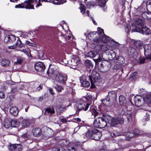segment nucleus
<instances>
[{"label": "nucleus", "instance_id": "31", "mask_svg": "<svg viewBox=\"0 0 151 151\" xmlns=\"http://www.w3.org/2000/svg\"><path fill=\"white\" fill-rule=\"evenodd\" d=\"M24 60V58L20 56L17 57V61L14 62V63L16 65H19L22 63Z\"/></svg>", "mask_w": 151, "mask_h": 151}, {"label": "nucleus", "instance_id": "62", "mask_svg": "<svg viewBox=\"0 0 151 151\" xmlns=\"http://www.w3.org/2000/svg\"><path fill=\"white\" fill-rule=\"evenodd\" d=\"M29 136V135L27 133H26V134H23L22 136V137L23 138H28Z\"/></svg>", "mask_w": 151, "mask_h": 151}, {"label": "nucleus", "instance_id": "49", "mask_svg": "<svg viewBox=\"0 0 151 151\" xmlns=\"http://www.w3.org/2000/svg\"><path fill=\"white\" fill-rule=\"evenodd\" d=\"M110 55L112 56V58H114L116 56L115 52L112 50H110L109 51Z\"/></svg>", "mask_w": 151, "mask_h": 151}, {"label": "nucleus", "instance_id": "41", "mask_svg": "<svg viewBox=\"0 0 151 151\" xmlns=\"http://www.w3.org/2000/svg\"><path fill=\"white\" fill-rule=\"evenodd\" d=\"M55 88L59 92H61L62 90L63 89L62 86L58 85H57Z\"/></svg>", "mask_w": 151, "mask_h": 151}, {"label": "nucleus", "instance_id": "16", "mask_svg": "<svg viewBox=\"0 0 151 151\" xmlns=\"http://www.w3.org/2000/svg\"><path fill=\"white\" fill-rule=\"evenodd\" d=\"M143 47L144 49L145 55L151 53V44L145 45H143Z\"/></svg>", "mask_w": 151, "mask_h": 151}, {"label": "nucleus", "instance_id": "27", "mask_svg": "<svg viewBox=\"0 0 151 151\" xmlns=\"http://www.w3.org/2000/svg\"><path fill=\"white\" fill-rule=\"evenodd\" d=\"M30 120L28 119H24L22 122V124L23 127H27L30 125Z\"/></svg>", "mask_w": 151, "mask_h": 151}, {"label": "nucleus", "instance_id": "1", "mask_svg": "<svg viewBox=\"0 0 151 151\" xmlns=\"http://www.w3.org/2000/svg\"><path fill=\"white\" fill-rule=\"evenodd\" d=\"M96 65H97L98 69L101 71L106 72L109 70L111 67V63L107 61L103 60L100 58L93 59Z\"/></svg>", "mask_w": 151, "mask_h": 151}, {"label": "nucleus", "instance_id": "44", "mask_svg": "<svg viewBox=\"0 0 151 151\" xmlns=\"http://www.w3.org/2000/svg\"><path fill=\"white\" fill-rule=\"evenodd\" d=\"M80 8L81 10V12L83 14L85 12V6L81 4Z\"/></svg>", "mask_w": 151, "mask_h": 151}, {"label": "nucleus", "instance_id": "13", "mask_svg": "<svg viewBox=\"0 0 151 151\" xmlns=\"http://www.w3.org/2000/svg\"><path fill=\"white\" fill-rule=\"evenodd\" d=\"M117 93L114 91H110L108 92V98L114 102L116 99Z\"/></svg>", "mask_w": 151, "mask_h": 151}, {"label": "nucleus", "instance_id": "29", "mask_svg": "<svg viewBox=\"0 0 151 151\" xmlns=\"http://www.w3.org/2000/svg\"><path fill=\"white\" fill-rule=\"evenodd\" d=\"M134 45L135 47L139 50H141L142 48L143 43L141 41H137L135 42Z\"/></svg>", "mask_w": 151, "mask_h": 151}, {"label": "nucleus", "instance_id": "25", "mask_svg": "<svg viewBox=\"0 0 151 151\" xmlns=\"http://www.w3.org/2000/svg\"><path fill=\"white\" fill-rule=\"evenodd\" d=\"M101 117L104 121L106 122V123H108V125H109V122L111 119V118L109 115L106 114H104L102 117Z\"/></svg>", "mask_w": 151, "mask_h": 151}, {"label": "nucleus", "instance_id": "34", "mask_svg": "<svg viewBox=\"0 0 151 151\" xmlns=\"http://www.w3.org/2000/svg\"><path fill=\"white\" fill-rule=\"evenodd\" d=\"M144 101L147 104H150L151 103V97L150 95L146 96L143 99V101Z\"/></svg>", "mask_w": 151, "mask_h": 151}, {"label": "nucleus", "instance_id": "22", "mask_svg": "<svg viewBox=\"0 0 151 151\" xmlns=\"http://www.w3.org/2000/svg\"><path fill=\"white\" fill-rule=\"evenodd\" d=\"M103 104L105 106H109L113 104L114 102L110 100L109 98L103 100Z\"/></svg>", "mask_w": 151, "mask_h": 151}, {"label": "nucleus", "instance_id": "48", "mask_svg": "<svg viewBox=\"0 0 151 151\" xmlns=\"http://www.w3.org/2000/svg\"><path fill=\"white\" fill-rule=\"evenodd\" d=\"M85 63L86 65L88 67L92 66V65L91 61L88 60H86L85 61Z\"/></svg>", "mask_w": 151, "mask_h": 151}, {"label": "nucleus", "instance_id": "11", "mask_svg": "<svg viewBox=\"0 0 151 151\" xmlns=\"http://www.w3.org/2000/svg\"><path fill=\"white\" fill-rule=\"evenodd\" d=\"M35 68L37 71L41 72L44 70L45 66L43 63L40 62L35 64Z\"/></svg>", "mask_w": 151, "mask_h": 151}, {"label": "nucleus", "instance_id": "39", "mask_svg": "<svg viewBox=\"0 0 151 151\" xmlns=\"http://www.w3.org/2000/svg\"><path fill=\"white\" fill-rule=\"evenodd\" d=\"M12 127H17L20 124V122L18 121L12 120Z\"/></svg>", "mask_w": 151, "mask_h": 151}, {"label": "nucleus", "instance_id": "21", "mask_svg": "<svg viewBox=\"0 0 151 151\" xmlns=\"http://www.w3.org/2000/svg\"><path fill=\"white\" fill-rule=\"evenodd\" d=\"M98 56V58H100V55L98 54L97 52L95 51H91L87 53L86 56L87 57H90L91 58H93L96 56Z\"/></svg>", "mask_w": 151, "mask_h": 151}, {"label": "nucleus", "instance_id": "4", "mask_svg": "<svg viewBox=\"0 0 151 151\" xmlns=\"http://www.w3.org/2000/svg\"><path fill=\"white\" fill-rule=\"evenodd\" d=\"M37 0H28L26 1L24 3L19 4L15 6V8H24V6L26 9H33L34 4L37 3Z\"/></svg>", "mask_w": 151, "mask_h": 151}, {"label": "nucleus", "instance_id": "42", "mask_svg": "<svg viewBox=\"0 0 151 151\" xmlns=\"http://www.w3.org/2000/svg\"><path fill=\"white\" fill-rule=\"evenodd\" d=\"M106 0H99V5L102 7L104 6L106 3Z\"/></svg>", "mask_w": 151, "mask_h": 151}, {"label": "nucleus", "instance_id": "45", "mask_svg": "<svg viewBox=\"0 0 151 151\" xmlns=\"http://www.w3.org/2000/svg\"><path fill=\"white\" fill-rule=\"evenodd\" d=\"M22 149V146L20 145H16L15 151H21Z\"/></svg>", "mask_w": 151, "mask_h": 151}, {"label": "nucleus", "instance_id": "26", "mask_svg": "<svg viewBox=\"0 0 151 151\" xmlns=\"http://www.w3.org/2000/svg\"><path fill=\"white\" fill-rule=\"evenodd\" d=\"M10 113L14 116H17L18 113V111L16 107H12L10 109Z\"/></svg>", "mask_w": 151, "mask_h": 151}, {"label": "nucleus", "instance_id": "56", "mask_svg": "<svg viewBox=\"0 0 151 151\" xmlns=\"http://www.w3.org/2000/svg\"><path fill=\"white\" fill-rule=\"evenodd\" d=\"M93 40L94 42L98 43L100 42L101 39H100L96 37L95 38L93 39Z\"/></svg>", "mask_w": 151, "mask_h": 151}, {"label": "nucleus", "instance_id": "3", "mask_svg": "<svg viewBox=\"0 0 151 151\" xmlns=\"http://www.w3.org/2000/svg\"><path fill=\"white\" fill-rule=\"evenodd\" d=\"M88 78L91 85H97L101 81V79L99 74L95 71L92 72Z\"/></svg>", "mask_w": 151, "mask_h": 151}, {"label": "nucleus", "instance_id": "20", "mask_svg": "<svg viewBox=\"0 0 151 151\" xmlns=\"http://www.w3.org/2000/svg\"><path fill=\"white\" fill-rule=\"evenodd\" d=\"M139 33L145 35H148L150 33V31L149 29L146 27H142L140 29Z\"/></svg>", "mask_w": 151, "mask_h": 151}, {"label": "nucleus", "instance_id": "10", "mask_svg": "<svg viewBox=\"0 0 151 151\" xmlns=\"http://www.w3.org/2000/svg\"><path fill=\"white\" fill-rule=\"evenodd\" d=\"M139 134V132L137 130H135L134 132H129L126 134V139L129 140L131 138Z\"/></svg>", "mask_w": 151, "mask_h": 151}, {"label": "nucleus", "instance_id": "30", "mask_svg": "<svg viewBox=\"0 0 151 151\" xmlns=\"http://www.w3.org/2000/svg\"><path fill=\"white\" fill-rule=\"evenodd\" d=\"M104 36L102 37L101 39L102 41L103 42L106 43L111 40V41H113L114 42L116 43H117L116 42H114V40L111 39L110 37H109L105 35L104 34Z\"/></svg>", "mask_w": 151, "mask_h": 151}, {"label": "nucleus", "instance_id": "36", "mask_svg": "<svg viewBox=\"0 0 151 151\" xmlns=\"http://www.w3.org/2000/svg\"><path fill=\"white\" fill-rule=\"evenodd\" d=\"M131 30L132 31L138 32H139L140 28L137 26L136 25L132 24L131 27Z\"/></svg>", "mask_w": 151, "mask_h": 151}, {"label": "nucleus", "instance_id": "40", "mask_svg": "<svg viewBox=\"0 0 151 151\" xmlns=\"http://www.w3.org/2000/svg\"><path fill=\"white\" fill-rule=\"evenodd\" d=\"M81 85L85 87H88L90 85V83L87 81H83L82 82Z\"/></svg>", "mask_w": 151, "mask_h": 151}, {"label": "nucleus", "instance_id": "57", "mask_svg": "<svg viewBox=\"0 0 151 151\" xmlns=\"http://www.w3.org/2000/svg\"><path fill=\"white\" fill-rule=\"evenodd\" d=\"M4 98V95L2 92H0V98L1 99Z\"/></svg>", "mask_w": 151, "mask_h": 151}, {"label": "nucleus", "instance_id": "8", "mask_svg": "<svg viewBox=\"0 0 151 151\" xmlns=\"http://www.w3.org/2000/svg\"><path fill=\"white\" fill-rule=\"evenodd\" d=\"M77 107L79 110H84L85 111L87 110L90 104H86L85 102L81 101L79 103L77 104Z\"/></svg>", "mask_w": 151, "mask_h": 151}, {"label": "nucleus", "instance_id": "35", "mask_svg": "<svg viewBox=\"0 0 151 151\" xmlns=\"http://www.w3.org/2000/svg\"><path fill=\"white\" fill-rule=\"evenodd\" d=\"M10 63V61L7 59H3L1 62V65L4 66H8Z\"/></svg>", "mask_w": 151, "mask_h": 151}, {"label": "nucleus", "instance_id": "7", "mask_svg": "<svg viewBox=\"0 0 151 151\" xmlns=\"http://www.w3.org/2000/svg\"><path fill=\"white\" fill-rule=\"evenodd\" d=\"M134 104L136 106H142L144 104L143 98L139 96H137L134 97Z\"/></svg>", "mask_w": 151, "mask_h": 151}, {"label": "nucleus", "instance_id": "58", "mask_svg": "<svg viewBox=\"0 0 151 151\" xmlns=\"http://www.w3.org/2000/svg\"><path fill=\"white\" fill-rule=\"evenodd\" d=\"M146 60H147V59H146V58H145L142 59L140 60L139 63L140 64L143 63L145 62Z\"/></svg>", "mask_w": 151, "mask_h": 151}, {"label": "nucleus", "instance_id": "43", "mask_svg": "<svg viewBox=\"0 0 151 151\" xmlns=\"http://www.w3.org/2000/svg\"><path fill=\"white\" fill-rule=\"evenodd\" d=\"M20 51L26 54L28 57H32V56L30 54V51H27L25 49L21 50Z\"/></svg>", "mask_w": 151, "mask_h": 151}, {"label": "nucleus", "instance_id": "50", "mask_svg": "<svg viewBox=\"0 0 151 151\" xmlns=\"http://www.w3.org/2000/svg\"><path fill=\"white\" fill-rule=\"evenodd\" d=\"M16 145H12L9 146L8 147V148L9 150H15V147Z\"/></svg>", "mask_w": 151, "mask_h": 151}, {"label": "nucleus", "instance_id": "55", "mask_svg": "<svg viewBox=\"0 0 151 151\" xmlns=\"http://www.w3.org/2000/svg\"><path fill=\"white\" fill-rule=\"evenodd\" d=\"M7 83L9 85H13L15 83L12 81H9L7 82Z\"/></svg>", "mask_w": 151, "mask_h": 151}, {"label": "nucleus", "instance_id": "53", "mask_svg": "<svg viewBox=\"0 0 151 151\" xmlns=\"http://www.w3.org/2000/svg\"><path fill=\"white\" fill-rule=\"evenodd\" d=\"M98 30L99 32V33H101V34L104 35V30L103 29H101L100 27L98 28Z\"/></svg>", "mask_w": 151, "mask_h": 151}, {"label": "nucleus", "instance_id": "59", "mask_svg": "<svg viewBox=\"0 0 151 151\" xmlns=\"http://www.w3.org/2000/svg\"><path fill=\"white\" fill-rule=\"evenodd\" d=\"M73 120L75 122H76V121H77V122H79L81 121V119L78 118H74L73 119Z\"/></svg>", "mask_w": 151, "mask_h": 151}, {"label": "nucleus", "instance_id": "47", "mask_svg": "<svg viewBox=\"0 0 151 151\" xmlns=\"http://www.w3.org/2000/svg\"><path fill=\"white\" fill-rule=\"evenodd\" d=\"M52 2L55 4H61L63 3L62 0H52Z\"/></svg>", "mask_w": 151, "mask_h": 151}, {"label": "nucleus", "instance_id": "14", "mask_svg": "<svg viewBox=\"0 0 151 151\" xmlns=\"http://www.w3.org/2000/svg\"><path fill=\"white\" fill-rule=\"evenodd\" d=\"M88 114L91 118L93 119L98 115L99 113L97 111L95 108L91 107L88 112Z\"/></svg>", "mask_w": 151, "mask_h": 151}, {"label": "nucleus", "instance_id": "51", "mask_svg": "<svg viewBox=\"0 0 151 151\" xmlns=\"http://www.w3.org/2000/svg\"><path fill=\"white\" fill-rule=\"evenodd\" d=\"M145 55L146 56V59L149 60V61H151V53L149 54L146 55Z\"/></svg>", "mask_w": 151, "mask_h": 151}, {"label": "nucleus", "instance_id": "6", "mask_svg": "<svg viewBox=\"0 0 151 151\" xmlns=\"http://www.w3.org/2000/svg\"><path fill=\"white\" fill-rule=\"evenodd\" d=\"M53 131L51 129L45 126L42 129V137L44 139H47L52 136Z\"/></svg>", "mask_w": 151, "mask_h": 151}, {"label": "nucleus", "instance_id": "46", "mask_svg": "<svg viewBox=\"0 0 151 151\" xmlns=\"http://www.w3.org/2000/svg\"><path fill=\"white\" fill-rule=\"evenodd\" d=\"M71 38V37L69 35H64L62 37V39L63 40H62V42H63V43L64 42V41L65 42V40H70Z\"/></svg>", "mask_w": 151, "mask_h": 151}, {"label": "nucleus", "instance_id": "5", "mask_svg": "<svg viewBox=\"0 0 151 151\" xmlns=\"http://www.w3.org/2000/svg\"><path fill=\"white\" fill-rule=\"evenodd\" d=\"M55 75V77L54 80L56 82L62 84L65 83L68 78L67 74L58 72Z\"/></svg>", "mask_w": 151, "mask_h": 151}, {"label": "nucleus", "instance_id": "28", "mask_svg": "<svg viewBox=\"0 0 151 151\" xmlns=\"http://www.w3.org/2000/svg\"><path fill=\"white\" fill-rule=\"evenodd\" d=\"M108 126V123H106V122L104 121V120H103L101 118V117L99 128H104Z\"/></svg>", "mask_w": 151, "mask_h": 151}, {"label": "nucleus", "instance_id": "32", "mask_svg": "<svg viewBox=\"0 0 151 151\" xmlns=\"http://www.w3.org/2000/svg\"><path fill=\"white\" fill-rule=\"evenodd\" d=\"M101 118V117H99L95 120L93 123V125L94 127L96 128H99Z\"/></svg>", "mask_w": 151, "mask_h": 151}, {"label": "nucleus", "instance_id": "33", "mask_svg": "<svg viewBox=\"0 0 151 151\" xmlns=\"http://www.w3.org/2000/svg\"><path fill=\"white\" fill-rule=\"evenodd\" d=\"M142 16L145 19H149L151 18V13H143L142 14Z\"/></svg>", "mask_w": 151, "mask_h": 151}, {"label": "nucleus", "instance_id": "12", "mask_svg": "<svg viewBox=\"0 0 151 151\" xmlns=\"http://www.w3.org/2000/svg\"><path fill=\"white\" fill-rule=\"evenodd\" d=\"M124 122V119L121 118H113L111 121V124L112 126L121 124Z\"/></svg>", "mask_w": 151, "mask_h": 151}, {"label": "nucleus", "instance_id": "2", "mask_svg": "<svg viewBox=\"0 0 151 151\" xmlns=\"http://www.w3.org/2000/svg\"><path fill=\"white\" fill-rule=\"evenodd\" d=\"M86 136L88 139L99 140L101 136V134L98 130L93 129L91 130H89L86 133Z\"/></svg>", "mask_w": 151, "mask_h": 151}, {"label": "nucleus", "instance_id": "17", "mask_svg": "<svg viewBox=\"0 0 151 151\" xmlns=\"http://www.w3.org/2000/svg\"><path fill=\"white\" fill-rule=\"evenodd\" d=\"M125 115L127 116L128 122H131L134 117V114L133 113L132 111L127 110L125 112Z\"/></svg>", "mask_w": 151, "mask_h": 151}, {"label": "nucleus", "instance_id": "18", "mask_svg": "<svg viewBox=\"0 0 151 151\" xmlns=\"http://www.w3.org/2000/svg\"><path fill=\"white\" fill-rule=\"evenodd\" d=\"M42 133V131L40 128H36L33 129L32 130V133L33 135L35 137H38L40 136Z\"/></svg>", "mask_w": 151, "mask_h": 151}, {"label": "nucleus", "instance_id": "24", "mask_svg": "<svg viewBox=\"0 0 151 151\" xmlns=\"http://www.w3.org/2000/svg\"><path fill=\"white\" fill-rule=\"evenodd\" d=\"M124 62V58L122 56H119L118 59V61L116 63V65H119V66L117 67L118 68H120Z\"/></svg>", "mask_w": 151, "mask_h": 151}, {"label": "nucleus", "instance_id": "61", "mask_svg": "<svg viewBox=\"0 0 151 151\" xmlns=\"http://www.w3.org/2000/svg\"><path fill=\"white\" fill-rule=\"evenodd\" d=\"M69 151H76V149L74 147H71L70 149H68Z\"/></svg>", "mask_w": 151, "mask_h": 151}, {"label": "nucleus", "instance_id": "52", "mask_svg": "<svg viewBox=\"0 0 151 151\" xmlns=\"http://www.w3.org/2000/svg\"><path fill=\"white\" fill-rule=\"evenodd\" d=\"M44 55V53L41 51H40L38 52V57L40 58H42Z\"/></svg>", "mask_w": 151, "mask_h": 151}, {"label": "nucleus", "instance_id": "9", "mask_svg": "<svg viewBox=\"0 0 151 151\" xmlns=\"http://www.w3.org/2000/svg\"><path fill=\"white\" fill-rule=\"evenodd\" d=\"M80 59L77 55L73 56L71 60L69 61V63L73 66L77 65L80 63Z\"/></svg>", "mask_w": 151, "mask_h": 151}, {"label": "nucleus", "instance_id": "54", "mask_svg": "<svg viewBox=\"0 0 151 151\" xmlns=\"http://www.w3.org/2000/svg\"><path fill=\"white\" fill-rule=\"evenodd\" d=\"M110 134L111 136L113 137H115L116 136H118V135H117V134H116V132H111Z\"/></svg>", "mask_w": 151, "mask_h": 151}, {"label": "nucleus", "instance_id": "19", "mask_svg": "<svg viewBox=\"0 0 151 151\" xmlns=\"http://www.w3.org/2000/svg\"><path fill=\"white\" fill-rule=\"evenodd\" d=\"M134 23L135 25L141 26H144L145 23L143 19L139 18H136L134 20Z\"/></svg>", "mask_w": 151, "mask_h": 151}, {"label": "nucleus", "instance_id": "38", "mask_svg": "<svg viewBox=\"0 0 151 151\" xmlns=\"http://www.w3.org/2000/svg\"><path fill=\"white\" fill-rule=\"evenodd\" d=\"M55 71L54 69L52 68H49L47 71V73L49 76H52V74Z\"/></svg>", "mask_w": 151, "mask_h": 151}, {"label": "nucleus", "instance_id": "60", "mask_svg": "<svg viewBox=\"0 0 151 151\" xmlns=\"http://www.w3.org/2000/svg\"><path fill=\"white\" fill-rule=\"evenodd\" d=\"M137 73L136 72H134L130 74V76L132 77V78H134V77L136 75Z\"/></svg>", "mask_w": 151, "mask_h": 151}, {"label": "nucleus", "instance_id": "64", "mask_svg": "<svg viewBox=\"0 0 151 151\" xmlns=\"http://www.w3.org/2000/svg\"><path fill=\"white\" fill-rule=\"evenodd\" d=\"M58 149V151H66L65 149L63 148H60Z\"/></svg>", "mask_w": 151, "mask_h": 151}, {"label": "nucleus", "instance_id": "15", "mask_svg": "<svg viewBox=\"0 0 151 151\" xmlns=\"http://www.w3.org/2000/svg\"><path fill=\"white\" fill-rule=\"evenodd\" d=\"M4 126L6 128H9L11 127H12V120L9 118L5 119L4 121Z\"/></svg>", "mask_w": 151, "mask_h": 151}, {"label": "nucleus", "instance_id": "23", "mask_svg": "<svg viewBox=\"0 0 151 151\" xmlns=\"http://www.w3.org/2000/svg\"><path fill=\"white\" fill-rule=\"evenodd\" d=\"M119 101L120 104L123 106H125L127 103L126 99L123 95H120L119 96Z\"/></svg>", "mask_w": 151, "mask_h": 151}, {"label": "nucleus", "instance_id": "37", "mask_svg": "<svg viewBox=\"0 0 151 151\" xmlns=\"http://www.w3.org/2000/svg\"><path fill=\"white\" fill-rule=\"evenodd\" d=\"M45 114H46V112H47L49 114H51L55 113V111L52 108H47L45 110Z\"/></svg>", "mask_w": 151, "mask_h": 151}, {"label": "nucleus", "instance_id": "63", "mask_svg": "<svg viewBox=\"0 0 151 151\" xmlns=\"http://www.w3.org/2000/svg\"><path fill=\"white\" fill-rule=\"evenodd\" d=\"M41 1V0H38V3L36 5V7H39V6L41 5V4L40 3V2Z\"/></svg>", "mask_w": 151, "mask_h": 151}]
</instances>
